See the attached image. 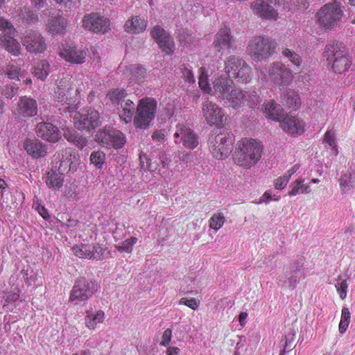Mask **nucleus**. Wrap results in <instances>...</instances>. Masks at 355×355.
Segmentation results:
<instances>
[{"mask_svg":"<svg viewBox=\"0 0 355 355\" xmlns=\"http://www.w3.org/2000/svg\"><path fill=\"white\" fill-rule=\"evenodd\" d=\"M214 94L225 103H229L233 108H238L248 101V105L252 108L259 104V96L257 94L252 97V102L246 98V95L242 90L236 88L231 78L219 76L212 80Z\"/></svg>","mask_w":355,"mask_h":355,"instance_id":"obj_1","label":"nucleus"},{"mask_svg":"<svg viewBox=\"0 0 355 355\" xmlns=\"http://www.w3.org/2000/svg\"><path fill=\"white\" fill-rule=\"evenodd\" d=\"M264 146L257 139L243 138L237 141L232 158L234 163L243 168L250 169L262 158Z\"/></svg>","mask_w":355,"mask_h":355,"instance_id":"obj_2","label":"nucleus"},{"mask_svg":"<svg viewBox=\"0 0 355 355\" xmlns=\"http://www.w3.org/2000/svg\"><path fill=\"white\" fill-rule=\"evenodd\" d=\"M84 89L85 86L81 80L62 79L54 92L55 100L67 105L63 108L64 112H76L79 107L80 94Z\"/></svg>","mask_w":355,"mask_h":355,"instance_id":"obj_3","label":"nucleus"},{"mask_svg":"<svg viewBox=\"0 0 355 355\" xmlns=\"http://www.w3.org/2000/svg\"><path fill=\"white\" fill-rule=\"evenodd\" d=\"M277 42L266 36L253 37L248 42L246 53L255 61H262L271 57L276 51Z\"/></svg>","mask_w":355,"mask_h":355,"instance_id":"obj_4","label":"nucleus"},{"mask_svg":"<svg viewBox=\"0 0 355 355\" xmlns=\"http://www.w3.org/2000/svg\"><path fill=\"white\" fill-rule=\"evenodd\" d=\"M324 54L327 58V65L331 66L334 73H343L349 69L352 60L345 49L338 43L327 45Z\"/></svg>","mask_w":355,"mask_h":355,"instance_id":"obj_5","label":"nucleus"},{"mask_svg":"<svg viewBox=\"0 0 355 355\" xmlns=\"http://www.w3.org/2000/svg\"><path fill=\"white\" fill-rule=\"evenodd\" d=\"M157 101L152 97H145L139 100L133 120L136 128L145 130L155 119L157 112Z\"/></svg>","mask_w":355,"mask_h":355,"instance_id":"obj_6","label":"nucleus"},{"mask_svg":"<svg viewBox=\"0 0 355 355\" xmlns=\"http://www.w3.org/2000/svg\"><path fill=\"white\" fill-rule=\"evenodd\" d=\"M224 71L238 83H248L251 80L252 68L240 57H229L225 62Z\"/></svg>","mask_w":355,"mask_h":355,"instance_id":"obj_7","label":"nucleus"},{"mask_svg":"<svg viewBox=\"0 0 355 355\" xmlns=\"http://www.w3.org/2000/svg\"><path fill=\"white\" fill-rule=\"evenodd\" d=\"M342 17V5L337 1L324 4L317 12L319 25L327 30H331L336 27Z\"/></svg>","mask_w":355,"mask_h":355,"instance_id":"obj_8","label":"nucleus"},{"mask_svg":"<svg viewBox=\"0 0 355 355\" xmlns=\"http://www.w3.org/2000/svg\"><path fill=\"white\" fill-rule=\"evenodd\" d=\"M209 148L215 159L227 158L232 150V135L227 132L211 134L209 138Z\"/></svg>","mask_w":355,"mask_h":355,"instance_id":"obj_9","label":"nucleus"},{"mask_svg":"<svg viewBox=\"0 0 355 355\" xmlns=\"http://www.w3.org/2000/svg\"><path fill=\"white\" fill-rule=\"evenodd\" d=\"M0 47L6 49L13 55L17 56L21 53V46L14 38L16 30L12 23L3 17H0Z\"/></svg>","mask_w":355,"mask_h":355,"instance_id":"obj_10","label":"nucleus"},{"mask_svg":"<svg viewBox=\"0 0 355 355\" xmlns=\"http://www.w3.org/2000/svg\"><path fill=\"white\" fill-rule=\"evenodd\" d=\"M268 80L279 89L290 85L293 80L291 69L282 62L271 63L268 69Z\"/></svg>","mask_w":355,"mask_h":355,"instance_id":"obj_11","label":"nucleus"},{"mask_svg":"<svg viewBox=\"0 0 355 355\" xmlns=\"http://www.w3.org/2000/svg\"><path fill=\"white\" fill-rule=\"evenodd\" d=\"M95 140L103 147L114 149L121 148L125 144L123 134L112 127H105L97 132Z\"/></svg>","mask_w":355,"mask_h":355,"instance_id":"obj_12","label":"nucleus"},{"mask_svg":"<svg viewBox=\"0 0 355 355\" xmlns=\"http://www.w3.org/2000/svg\"><path fill=\"white\" fill-rule=\"evenodd\" d=\"M99 112L93 108L83 109L73 116L74 126L80 130H93L101 125Z\"/></svg>","mask_w":355,"mask_h":355,"instance_id":"obj_13","label":"nucleus"},{"mask_svg":"<svg viewBox=\"0 0 355 355\" xmlns=\"http://www.w3.org/2000/svg\"><path fill=\"white\" fill-rule=\"evenodd\" d=\"M202 114L211 126L221 127L226 120L224 110L216 103L207 99L201 104Z\"/></svg>","mask_w":355,"mask_h":355,"instance_id":"obj_14","label":"nucleus"},{"mask_svg":"<svg viewBox=\"0 0 355 355\" xmlns=\"http://www.w3.org/2000/svg\"><path fill=\"white\" fill-rule=\"evenodd\" d=\"M58 54L67 62L74 64L84 63L87 57L86 51L67 41L61 42Z\"/></svg>","mask_w":355,"mask_h":355,"instance_id":"obj_15","label":"nucleus"},{"mask_svg":"<svg viewBox=\"0 0 355 355\" xmlns=\"http://www.w3.org/2000/svg\"><path fill=\"white\" fill-rule=\"evenodd\" d=\"M175 143H182L184 147L193 150L198 145V137L194 131L184 124H178L174 134Z\"/></svg>","mask_w":355,"mask_h":355,"instance_id":"obj_16","label":"nucleus"},{"mask_svg":"<svg viewBox=\"0 0 355 355\" xmlns=\"http://www.w3.org/2000/svg\"><path fill=\"white\" fill-rule=\"evenodd\" d=\"M21 43L28 52L35 53H43L47 47L44 37L37 31L26 33L21 37Z\"/></svg>","mask_w":355,"mask_h":355,"instance_id":"obj_17","label":"nucleus"},{"mask_svg":"<svg viewBox=\"0 0 355 355\" xmlns=\"http://www.w3.org/2000/svg\"><path fill=\"white\" fill-rule=\"evenodd\" d=\"M83 27L96 33H105L110 29V20L97 13L88 14L83 18Z\"/></svg>","mask_w":355,"mask_h":355,"instance_id":"obj_18","label":"nucleus"},{"mask_svg":"<svg viewBox=\"0 0 355 355\" xmlns=\"http://www.w3.org/2000/svg\"><path fill=\"white\" fill-rule=\"evenodd\" d=\"M150 35L162 51L167 55L173 53L175 49L173 40L165 30L159 26H156L152 28Z\"/></svg>","mask_w":355,"mask_h":355,"instance_id":"obj_19","label":"nucleus"},{"mask_svg":"<svg viewBox=\"0 0 355 355\" xmlns=\"http://www.w3.org/2000/svg\"><path fill=\"white\" fill-rule=\"evenodd\" d=\"M36 134L39 137L53 143L58 141L61 138L58 128L47 122H41L37 125Z\"/></svg>","mask_w":355,"mask_h":355,"instance_id":"obj_20","label":"nucleus"},{"mask_svg":"<svg viewBox=\"0 0 355 355\" xmlns=\"http://www.w3.org/2000/svg\"><path fill=\"white\" fill-rule=\"evenodd\" d=\"M233 42V37L230 29L226 26H222L215 36L213 46L218 52L223 51L231 48Z\"/></svg>","mask_w":355,"mask_h":355,"instance_id":"obj_21","label":"nucleus"},{"mask_svg":"<svg viewBox=\"0 0 355 355\" xmlns=\"http://www.w3.org/2000/svg\"><path fill=\"white\" fill-rule=\"evenodd\" d=\"M24 148L26 153L34 159L44 157L47 154L46 146L35 138L26 139L24 141Z\"/></svg>","mask_w":355,"mask_h":355,"instance_id":"obj_22","label":"nucleus"},{"mask_svg":"<svg viewBox=\"0 0 355 355\" xmlns=\"http://www.w3.org/2000/svg\"><path fill=\"white\" fill-rule=\"evenodd\" d=\"M250 7L253 13L262 19H275L277 17V12L264 0H255Z\"/></svg>","mask_w":355,"mask_h":355,"instance_id":"obj_23","label":"nucleus"},{"mask_svg":"<svg viewBox=\"0 0 355 355\" xmlns=\"http://www.w3.org/2000/svg\"><path fill=\"white\" fill-rule=\"evenodd\" d=\"M279 126L286 132L300 135L304 130V123L296 116L286 115L279 121Z\"/></svg>","mask_w":355,"mask_h":355,"instance_id":"obj_24","label":"nucleus"},{"mask_svg":"<svg viewBox=\"0 0 355 355\" xmlns=\"http://www.w3.org/2000/svg\"><path fill=\"white\" fill-rule=\"evenodd\" d=\"M46 31L52 35H64L68 26L67 19L62 15L52 17L46 24Z\"/></svg>","mask_w":355,"mask_h":355,"instance_id":"obj_25","label":"nucleus"},{"mask_svg":"<svg viewBox=\"0 0 355 355\" xmlns=\"http://www.w3.org/2000/svg\"><path fill=\"white\" fill-rule=\"evenodd\" d=\"M18 112L24 117L34 116L37 114V104L35 100L23 96L18 103Z\"/></svg>","mask_w":355,"mask_h":355,"instance_id":"obj_26","label":"nucleus"},{"mask_svg":"<svg viewBox=\"0 0 355 355\" xmlns=\"http://www.w3.org/2000/svg\"><path fill=\"white\" fill-rule=\"evenodd\" d=\"M281 102L285 107L294 110H298L301 106L299 94L291 89H287L281 94Z\"/></svg>","mask_w":355,"mask_h":355,"instance_id":"obj_27","label":"nucleus"},{"mask_svg":"<svg viewBox=\"0 0 355 355\" xmlns=\"http://www.w3.org/2000/svg\"><path fill=\"white\" fill-rule=\"evenodd\" d=\"M105 320V313L102 310L93 311L92 309L87 310L85 316V324L90 330L96 329L98 324H101Z\"/></svg>","mask_w":355,"mask_h":355,"instance_id":"obj_28","label":"nucleus"},{"mask_svg":"<svg viewBox=\"0 0 355 355\" xmlns=\"http://www.w3.org/2000/svg\"><path fill=\"white\" fill-rule=\"evenodd\" d=\"M64 175L62 172L51 169L46 173L45 183L52 190H60L64 184Z\"/></svg>","mask_w":355,"mask_h":355,"instance_id":"obj_29","label":"nucleus"},{"mask_svg":"<svg viewBox=\"0 0 355 355\" xmlns=\"http://www.w3.org/2000/svg\"><path fill=\"white\" fill-rule=\"evenodd\" d=\"M284 110L281 105L276 103L273 100L264 104L263 113L266 118L275 121H280L283 116Z\"/></svg>","mask_w":355,"mask_h":355,"instance_id":"obj_30","label":"nucleus"},{"mask_svg":"<svg viewBox=\"0 0 355 355\" xmlns=\"http://www.w3.org/2000/svg\"><path fill=\"white\" fill-rule=\"evenodd\" d=\"M147 26V21L136 16L126 21L124 28L125 31L131 33H139L144 31Z\"/></svg>","mask_w":355,"mask_h":355,"instance_id":"obj_31","label":"nucleus"},{"mask_svg":"<svg viewBox=\"0 0 355 355\" xmlns=\"http://www.w3.org/2000/svg\"><path fill=\"white\" fill-rule=\"evenodd\" d=\"M63 135L69 142L74 144L78 148L82 149L87 144V139L72 128L65 129Z\"/></svg>","mask_w":355,"mask_h":355,"instance_id":"obj_32","label":"nucleus"},{"mask_svg":"<svg viewBox=\"0 0 355 355\" xmlns=\"http://www.w3.org/2000/svg\"><path fill=\"white\" fill-rule=\"evenodd\" d=\"M64 152L66 158L64 157L62 158L58 168L56 170L58 172H62V174L69 171H76V165L72 161V157H75L76 156L75 153L71 148L65 149Z\"/></svg>","mask_w":355,"mask_h":355,"instance_id":"obj_33","label":"nucleus"},{"mask_svg":"<svg viewBox=\"0 0 355 355\" xmlns=\"http://www.w3.org/2000/svg\"><path fill=\"white\" fill-rule=\"evenodd\" d=\"M73 254L78 258L90 259H92V243H80L76 244L71 248Z\"/></svg>","mask_w":355,"mask_h":355,"instance_id":"obj_34","label":"nucleus"},{"mask_svg":"<svg viewBox=\"0 0 355 355\" xmlns=\"http://www.w3.org/2000/svg\"><path fill=\"white\" fill-rule=\"evenodd\" d=\"M121 112L119 114L120 119L125 123L132 121V116L135 110V103L131 100H126L121 104Z\"/></svg>","mask_w":355,"mask_h":355,"instance_id":"obj_35","label":"nucleus"},{"mask_svg":"<svg viewBox=\"0 0 355 355\" xmlns=\"http://www.w3.org/2000/svg\"><path fill=\"white\" fill-rule=\"evenodd\" d=\"M289 196H297L299 193H308L310 192V184H305L304 180L297 178L290 184Z\"/></svg>","mask_w":355,"mask_h":355,"instance_id":"obj_36","label":"nucleus"},{"mask_svg":"<svg viewBox=\"0 0 355 355\" xmlns=\"http://www.w3.org/2000/svg\"><path fill=\"white\" fill-rule=\"evenodd\" d=\"M50 72V64L46 60H42L33 69V74L37 79L44 80Z\"/></svg>","mask_w":355,"mask_h":355,"instance_id":"obj_37","label":"nucleus"},{"mask_svg":"<svg viewBox=\"0 0 355 355\" xmlns=\"http://www.w3.org/2000/svg\"><path fill=\"white\" fill-rule=\"evenodd\" d=\"M92 295V290H72L69 301L78 304L80 302L87 300Z\"/></svg>","mask_w":355,"mask_h":355,"instance_id":"obj_38","label":"nucleus"},{"mask_svg":"<svg viewBox=\"0 0 355 355\" xmlns=\"http://www.w3.org/2000/svg\"><path fill=\"white\" fill-rule=\"evenodd\" d=\"M323 143L327 144L329 148L336 155L338 154V149L336 139V132L334 129L328 130L324 135Z\"/></svg>","mask_w":355,"mask_h":355,"instance_id":"obj_39","label":"nucleus"},{"mask_svg":"<svg viewBox=\"0 0 355 355\" xmlns=\"http://www.w3.org/2000/svg\"><path fill=\"white\" fill-rule=\"evenodd\" d=\"M339 182L343 193L348 192L355 186L354 178L351 173L342 175Z\"/></svg>","mask_w":355,"mask_h":355,"instance_id":"obj_40","label":"nucleus"},{"mask_svg":"<svg viewBox=\"0 0 355 355\" xmlns=\"http://www.w3.org/2000/svg\"><path fill=\"white\" fill-rule=\"evenodd\" d=\"M140 165L141 167L150 172L156 171L158 169V164L156 162H151L150 159L148 158L144 153H141L139 155Z\"/></svg>","mask_w":355,"mask_h":355,"instance_id":"obj_41","label":"nucleus"},{"mask_svg":"<svg viewBox=\"0 0 355 355\" xmlns=\"http://www.w3.org/2000/svg\"><path fill=\"white\" fill-rule=\"evenodd\" d=\"M282 55L286 57L294 66L300 67L302 62L301 56L293 51L285 48L282 51Z\"/></svg>","mask_w":355,"mask_h":355,"instance_id":"obj_42","label":"nucleus"},{"mask_svg":"<svg viewBox=\"0 0 355 355\" xmlns=\"http://www.w3.org/2000/svg\"><path fill=\"white\" fill-rule=\"evenodd\" d=\"M127 92L123 89H114L107 94V96L110 101L114 104H119L121 100L125 98Z\"/></svg>","mask_w":355,"mask_h":355,"instance_id":"obj_43","label":"nucleus"},{"mask_svg":"<svg viewBox=\"0 0 355 355\" xmlns=\"http://www.w3.org/2000/svg\"><path fill=\"white\" fill-rule=\"evenodd\" d=\"M105 161V154L100 150L93 151L90 155V162L97 168H102Z\"/></svg>","mask_w":355,"mask_h":355,"instance_id":"obj_44","label":"nucleus"},{"mask_svg":"<svg viewBox=\"0 0 355 355\" xmlns=\"http://www.w3.org/2000/svg\"><path fill=\"white\" fill-rule=\"evenodd\" d=\"M225 221L223 213L214 214L209 219V227L217 231L222 227Z\"/></svg>","mask_w":355,"mask_h":355,"instance_id":"obj_45","label":"nucleus"},{"mask_svg":"<svg viewBox=\"0 0 355 355\" xmlns=\"http://www.w3.org/2000/svg\"><path fill=\"white\" fill-rule=\"evenodd\" d=\"M132 77L137 82H142L144 79L146 70L144 67L139 65H133L130 67Z\"/></svg>","mask_w":355,"mask_h":355,"instance_id":"obj_46","label":"nucleus"},{"mask_svg":"<svg viewBox=\"0 0 355 355\" xmlns=\"http://www.w3.org/2000/svg\"><path fill=\"white\" fill-rule=\"evenodd\" d=\"M199 80L198 84L200 89L207 94H211L212 92V87H211L210 84L208 81V77L207 75L204 73V71H202L201 73L199 76Z\"/></svg>","mask_w":355,"mask_h":355,"instance_id":"obj_47","label":"nucleus"},{"mask_svg":"<svg viewBox=\"0 0 355 355\" xmlns=\"http://www.w3.org/2000/svg\"><path fill=\"white\" fill-rule=\"evenodd\" d=\"M137 241V239L136 237H130L126 240H125L121 245H116V248L119 252H130L133 245L136 243Z\"/></svg>","mask_w":355,"mask_h":355,"instance_id":"obj_48","label":"nucleus"},{"mask_svg":"<svg viewBox=\"0 0 355 355\" xmlns=\"http://www.w3.org/2000/svg\"><path fill=\"white\" fill-rule=\"evenodd\" d=\"M180 304H184L193 310L198 309L200 302L197 301L195 298L182 297L179 301Z\"/></svg>","mask_w":355,"mask_h":355,"instance_id":"obj_49","label":"nucleus"},{"mask_svg":"<svg viewBox=\"0 0 355 355\" xmlns=\"http://www.w3.org/2000/svg\"><path fill=\"white\" fill-rule=\"evenodd\" d=\"M92 254H94L93 259L96 260H101L103 259V254L105 253V249L98 244H92Z\"/></svg>","mask_w":355,"mask_h":355,"instance_id":"obj_50","label":"nucleus"},{"mask_svg":"<svg viewBox=\"0 0 355 355\" xmlns=\"http://www.w3.org/2000/svg\"><path fill=\"white\" fill-rule=\"evenodd\" d=\"M19 71L20 68L19 67L11 64L8 67L6 74L10 79L19 80Z\"/></svg>","mask_w":355,"mask_h":355,"instance_id":"obj_51","label":"nucleus"},{"mask_svg":"<svg viewBox=\"0 0 355 355\" xmlns=\"http://www.w3.org/2000/svg\"><path fill=\"white\" fill-rule=\"evenodd\" d=\"M17 88L11 85H6L3 88L2 94L7 98H12L15 95L17 94Z\"/></svg>","mask_w":355,"mask_h":355,"instance_id":"obj_52","label":"nucleus"},{"mask_svg":"<svg viewBox=\"0 0 355 355\" xmlns=\"http://www.w3.org/2000/svg\"><path fill=\"white\" fill-rule=\"evenodd\" d=\"M180 69L182 70L184 78L189 83H193L195 81L194 76L191 70L187 68L185 64L182 65Z\"/></svg>","mask_w":355,"mask_h":355,"instance_id":"obj_53","label":"nucleus"},{"mask_svg":"<svg viewBox=\"0 0 355 355\" xmlns=\"http://www.w3.org/2000/svg\"><path fill=\"white\" fill-rule=\"evenodd\" d=\"M289 180L285 175L277 178L275 181V188L276 189H283L287 185Z\"/></svg>","mask_w":355,"mask_h":355,"instance_id":"obj_54","label":"nucleus"},{"mask_svg":"<svg viewBox=\"0 0 355 355\" xmlns=\"http://www.w3.org/2000/svg\"><path fill=\"white\" fill-rule=\"evenodd\" d=\"M172 336V331L171 329H166L163 335H162V340L161 342V345L163 346H168L171 342Z\"/></svg>","mask_w":355,"mask_h":355,"instance_id":"obj_55","label":"nucleus"},{"mask_svg":"<svg viewBox=\"0 0 355 355\" xmlns=\"http://www.w3.org/2000/svg\"><path fill=\"white\" fill-rule=\"evenodd\" d=\"M19 297V290H10L6 293V300L15 302Z\"/></svg>","mask_w":355,"mask_h":355,"instance_id":"obj_56","label":"nucleus"},{"mask_svg":"<svg viewBox=\"0 0 355 355\" xmlns=\"http://www.w3.org/2000/svg\"><path fill=\"white\" fill-rule=\"evenodd\" d=\"M39 214L44 219L48 220L50 218V214L48 210L43 206L39 205L37 208Z\"/></svg>","mask_w":355,"mask_h":355,"instance_id":"obj_57","label":"nucleus"},{"mask_svg":"<svg viewBox=\"0 0 355 355\" xmlns=\"http://www.w3.org/2000/svg\"><path fill=\"white\" fill-rule=\"evenodd\" d=\"M300 168V164H295L290 169H288L286 174L284 175L288 180L291 178V176L295 173Z\"/></svg>","mask_w":355,"mask_h":355,"instance_id":"obj_58","label":"nucleus"},{"mask_svg":"<svg viewBox=\"0 0 355 355\" xmlns=\"http://www.w3.org/2000/svg\"><path fill=\"white\" fill-rule=\"evenodd\" d=\"M340 320H343L344 322H349L350 312H349V309L347 308L344 307L342 309L341 319Z\"/></svg>","mask_w":355,"mask_h":355,"instance_id":"obj_59","label":"nucleus"},{"mask_svg":"<svg viewBox=\"0 0 355 355\" xmlns=\"http://www.w3.org/2000/svg\"><path fill=\"white\" fill-rule=\"evenodd\" d=\"M297 4L296 5L298 10H305L309 7V2L307 0H297Z\"/></svg>","mask_w":355,"mask_h":355,"instance_id":"obj_60","label":"nucleus"},{"mask_svg":"<svg viewBox=\"0 0 355 355\" xmlns=\"http://www.w3.org/2000/svg\"><path fill=\"white\" fill-rule=\"evenodd\" d=\"M152 137L154 140L162 141L164 139V134L162 130H156L153 132Z\"/></svg>","mask_w":355,"mask_h":355,"instance_id":"obj_61","label":"nucleus"},{"mask_svg":"<svg viewBox=\"0 0 355 355\" xmlns=\"http://www.w3.org/2000/svg\"><path fill=\"white\" fill-rule=\"evenodd\" d=\"M271 200H272V192L270 191H265L261 198V201L268 203Z\"/></svg>","mask_w":355,"mask_h":355,"instance_id":"obj_62","label":"nucleus"},{"mask_svg":"<svg viewBox=\"0 0 355 355\" xmlns=\"http://www.w3.org/2000/svg\"><path fill=\"white\" fill-rule=\"evenodd\" d=\"M180 349L177 347H169L166 350V355H178Z\"/></svg>","mask_w":355,"mask_h":355,"instance_id":"obj_63","label":"nucleus"},{"mask_svg":"<svg viewBox=\"0 0 355 355\" xmlns=\"http://www.w3.org/2000/svg\"><path fill=\"white\" fill-rule=\"evenodd\" d=\"M37 19V15L32 12H29L27 15V17H26V21L28 23L36 21Z\"/></svg>","mask_w":355,"mask_h":355,"instance_id":"obj_64","label":"nucleus"}]
</instances>
